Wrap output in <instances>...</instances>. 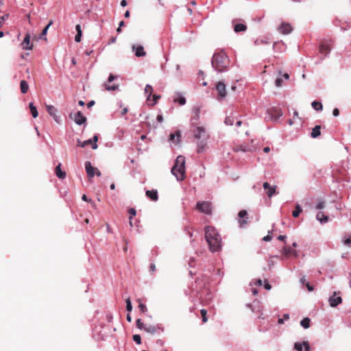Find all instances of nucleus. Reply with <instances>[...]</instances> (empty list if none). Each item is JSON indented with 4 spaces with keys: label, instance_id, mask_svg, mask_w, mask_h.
Wrapping results in <instances>:
<instances>
[{
    "label": "nucleus",
    "instance_id": "f257e3e1",
    "mask_svg": "<svg viewBox=\"0 0 351 351\" xmlns=\"http://www.w3.org/2000/svg\"><path fill=\"white\" fill-rule=\"evenodd\" d=\"M205 238L211 252H218L221 247V239L217 230L213 226L205 228Z\"/></svg>",
    "mask_w": 351,
    "mask_h": 351
},
{
    "label": "nucleus",
    "instance_id": "f03ea898",
    "mask_svg": "<svg viewBox=\"0 0 351 351\" xmlns=\"http://www.w3.org/2000/svg\"><path fill=\"white\" fill-rule=\"evenodd\" d=\"M211 64L216 71L223 72L226 71L228 68L230 60L223 51H220L213 55Z\"/></svg>",
    "mask_w": 351,
    "mask_h": 351
},
{
    "label": "nucleus",
    "instance_id": "7ed1b4c3",
    "mask_svg": "<svg viewBox=\"0 0 351 351\" xmlns=\"http://www.w3.org/2000/svg\"><path fill=\"white\" fill-rule=\"evenodd\" d=\"M194 137L197 140V152L201 153L205 151L206 147L207 140L208 134L204 128L202 126H197L193 130Z\"/></svg>",
    "mask_w": 351,
    "mask_h": 351
},
{
    "label": "nucleus",
    "instance_id": "20e7f679",
    "mask_svg": "<svg viewBox=\"0 0 351 351\" xmlns=\"http://www.w3.org/2000/svg\"><path fill=\"white\" fill-rule=\"evenodd\" d=\"M171 173L178 181H182L185 178V158L184 156H178L177 157L171 169Z\"/></svg>",
    "mask_w": 351,
    "mask_h": 351
},
{
    "label": "nucleus",
    "instance_id": "39448f33",
    "mask_svg": "<svg viewBox=\"0 0 351 351\" xmlns=\"http://www.w3.org/2000/svg\"><path fill=\"white\" fill-rule=\"evenodd\" d=\"M209 278L206 275H201L198 277L195 282V287H192L191 289L193 291H199L202 289L206 287L207 284L208 283Z\"/></svg>",
    "mask_w": 351,
    "mask_h": 351
},
{
    "label": "nucleus",
    "instance_id": "423d86ee",
    "mask_svg": "<svg viewBox=\"0 0 351 351\" xmlns=\"http://www.w3.org/2000/svg\"><path fill=\"white\" fill-rule=\"evenodd\" d=\"M196 208L203 213L210 215L212 213L211 204L208 202H198Z\"/></svg>",
    "mask_w": 351,
    "mask_h": 351
},
{
    "label": "nucleus",
    "instance_id": "0eeeda50",
    "mask_svg": "<svg viewBox=\"0 0 351 351\" xmlns=\"http://www.w3.org/2000/svg\"><path fill=\"white\" fill-rule=\"evenodd\" d=\"M70 117L77 123V125H82L86 122V118L82 114L80 111L75 113L73 115L70 114Z\"/></svg>",
    "mask_w": 351,
    "mask_h": 351
},
{
    "label": "nucleus",
    "instance_id": "6e6552de",
    "mask_svg": "<svg viewBox=\"0 0 351 351\" xmlns=\"http://www.w3.org/2000/svg\"><path fill=\"white\" fill-rule=\"evenodd\" d=\"M218 93V99L224 98L226 96V84L223 82H219L216 85Z\"/></svg>",
    "mask_w": 351,
    "mask_h": 351
},
{
    "label": "nucleus",
    "instance_id": "1a4fd4ad",
    "mask_svg": "<svg viewBox=\"0 0 351 351\" xmlns=\"http://www.w3.org/2000/svg\"><path fill=\"white\" fill-rule=\"evenodd\" d=\"M263 186L266 191V194L268 197L271 198L276 193V186H271L268 182H265L263 183Z\"/></svg>",
    "mask_w": 351,
    "mask_h": 351
},
{
    "label": "nucleus",
    "instance_id": "9d476101",
    "mask_svg": "<svg viewBox=\"0 0 351 351\" xmlns=\"http://www.w3.org/2000/svg\"><path fill=\"white\" fill-rule=\"evenodd\" d=\"M46 110L51 117H52L54 121L59 123V117L57 115L58 110L52 105H46Z\"/></svg>",
    "mask_w": 351,
    "mask_h": 351
},
{
    "label": "nucleus",
    "instance_id": "9b49d317",
    "mask_svg": "<svg viewBox=\"0 0 351 351\" xmlns=\"http://www.w3.org/2000/svg\"><path fill=\"white\" fill-rule=\"evenodd\" d=\"M247 213L245 210H242L239 213V223L241 227L247 224Z\"/></svg>",
    "mask_w": 351,
    "mask_h": 351
},
{
    "label": "nucleus",
    "instance_id": "f8f14e48",
    "mask_svg": "<svg viewBox=\"0 0 351 351\" xmlns=\"http://www.w3.org/2000/svg\"><path fill=\"white\" fill-rule=\"evenodd\" d=\"M329 303L330 306L336 307L342 302V298L337 295V293H334L332 296L330 297Z\"/></svg>",
    "mask_w": 351,
    "mask_h": 351
},
{
    "label": "nucleus",
    "instance_id": "ddd939ff",
    "mask_svg": "<svg viewBox=\"0 0 351 351\" xmlns=\"http://www.w3.org/2000/svg\"><path fill=\"white\" fill-rule=\"evenodd\" d=\"M31 36L29 33L26 34L23 41L21 43L22 48L25 50H31L33 45L30 43Z\"/></svg>",
    "mask_w": 351,
    "mask_h": 351
},
{
    "label": "nucleus",
    "instance_id": "4468645a",
    "mask_svg": "<svg viewBox=\"0 0 351 351\" xmlns=\"http://www.w3.org/2000/svg\"><path fill=\"white\" fill-rule=\"evenodd\" d=\"M331 49V45L328 42H322L319 45V52L326 56Z\"/></svg>",
    "mask_w": 351,
    "mask_h": 351
},
{
    "label": "nucleus",
    "instance_id": "2eb2a0df",
    "mask_svg": "<svg viewBox=\"0 0 351 351\" xmlns=\"http://www.w3.org/2000/svg\"><path fill=\"white\" fill-rule=\"evenodd\" d=\"M145 331L152 335H154L159 331H163V328L158 326L146 325L145 326Z\"/></svg>",
    "mask_w": 351,
    "mask_h": 351
},
{
    "label": "nucleus",
    "instance_id": "dca6fc26",
    "mask_svg": "<svg viewBox=\"0 0 351 351\" xmlns=\"http://www.w3.org/2000/svg\"><path fill=\"white\" fill-rule=\"evenodd\" d=\"M117 77L113 75H110L109 77H108V83H106L104 84V87L106 88V90H116L118 89V85H115V84H113V85H110L109 83L112 82Z\"/></svg>",
    "mask_w": 351,
    "mask_h": 351
},
{
    "label": "nucleus",
    "instance_id": "f3484780",
    "mask_svg": "<svg viewBox=\"0 0 351 351\" xmlns=\"http://www.w3.org/2000/svg\"><path fill=\"white\" fill-rule=\"evenodd\" d=\"M85 168L86 171L87 176L89 178H92L95 176V168H94L91 163L88 161L86 162L85 163Z\"/></svg>",
    "mask_w": 351,
    "mask_h": 351
},
{
    "label": "nucleus",
    "instance_id": "a211bd4d",
    "mask_svg": "<svg viewBox=\"0 0 351 351\" xmlns=\"http://www.w3.org/2000/svg\"><path fill=\"white\" fill-rule=\"evenodd\" d=\"M193 116L191 117V125H193L195 124V121H197L199 118L200 114V108L198 106H195L193 108Z\"/></svg>",
    "mask_w": 351,
    "mask_h": 351
},
{
    "label": "nucleus",
    "instance_id": "6ab92c4d",
    "mask_svg": "<svg viewBox=\"0 0 351 351\" xmlns=\"http://www.w3.org/2000/svg\"><path fill=\"white\" fill-rule=\"evenodd\" d=\"M279 30L282 34H287L292 31V27L290 24L282 23L279 27Z\"/></svg>",
    "mask_w": 351,
    "mask_h": 351
},
{
    "label": "nucleus",
    "instance_id": "aec40b11",
    "mask_svg": "<svg viewBox=\"0 0 351 351\" xmlns=\"http://www.w3.org/2000/svg\"><path fill=\"white\" fill-rule=\"evenodd\" d=\"M55 173L60 179H64L66 178V172L61 169V164L59 163L55 168Z\"/></svg>",
    "mask_w": 351,
    "mask_h": 351
},
{
    "label": "nucleus",
    "instance_id": "412c9836",
    "mask_svg": "<svg viewBox=\"0 0 351 351\" xmlns=\"http://www.w3.org/2000/svg\"><path fill=\"white\" fill-rule=\"evenodd\" d=\"M146 196L152 201H157L158 199V192L156 190H147L145 192Z\"/></svg>",
    "mask_w": 351,
    "mask_h": 351
},
{
    "label": "nucleus",
    "instance_id": "4be33fe9",
    "mask_svg": "<svg viewBox=\"0 0 351 351\" xmlns=\"http://www.w3.org/2000/svg\"><path fill=\"white\" fill-rule=\"evenodd\" d=\"M282 253L287 258H289V257H290L291 256H296L297 255L296 251L293 250L291 247H285L283 248Z\"/></svg>",
    "mask_w": 351,
    "mask_h": 351
},
{
    "label": "nucleus",
    "instance_id": "5701e85b",
    "mask_svg": "<svg viewBox=\"0 0 351 351\" xmlns=\"http://www.w3.org/2000/svg\"><path fill=\"white\" fill-rule=\"evenodd\" d=\"M268 113L274 117L275 119H278L282 116V112L280 109L274 108L267 110Z\"/></svg>",
    "mask_w": 351,
    "mask_h": 351
},
{
    "label": "nucleus",
    "instance_id": "b1692460",
    "mask_svg": "<svg viewBox=\"0 0 351 351\" xmlns=\"http://www.w3.org/2000/svg\"><path fill=\"white\" fill-rule=\"evenodd\" d=\"M181 134L180 131H176L175 133H172L169 136V141L178 143L180 140Z\"/></svg>",
    "mask_w": 351,
    "mask_h": 351
},
{
    "label": "nucleus",
    "instance_id": "393cba45",
    "mask_svg": "<svg viewBox=\"0 0 351 351\" xmlns=\"http://www.w3.org/2000/svg\"><path fill=\"white\" fill-rule=\"evenodd\" d=\"M321 135V126L316 125L313 128L311 136L313 138H315Z\"/></svg>",
    "mask_w": 351,
    "mask_h": 351
},
{
    "label": "nucleus",
    "instance_id": "a878e982",
    "mask_svg": "<svg viewBox=\"0 0 351 351\" xmlns=\"http://www.w3.org/2000/svg\"><path fill=\"white\" fill-rule=\"evenodd\" d=\"M134 49L135 50V55L137 57H143L145 56L146 53L144 51V49L142 46H138L136 47H134Z\"/></svg>",
    "mask_w": 351,
    "mask_h": 351
},
{
    "label": "nucleus",
    "instance_id": "bb28decb",
    "mask_svg": "<svg viewBox=\"0 0 351 351\" xmlns=\"http://www.w3.org/2000/svg\"><path fill=\"white\" fill-rule=\"evenodd\" d=\"M316 218L321 223H326L328 221V217L325 215L322 212H319L317 214Z\"/></svg>",
    "mask_w": 351,
    "mask_h": 351
},
{
    "label": "nucleus",
    "instance_id": "cd10ccee",
    "mask_svg": "<svg viewBox=\"0 0 351 351\" xmlns=\"http://www.w3.org/2000/svg\"><path fill=\"white\" fill-rule=\"evenodd\" d=\"M75 29H76V31H77V34H76V36L75 37V40L77 43H80L81 41V37H82V31L81 29L80 25H77L75 26Z\"/></svg>",
    "mask_w": 351,
    "mask_h": 351
},
{
    "label": "nucleus",
    "instance_id": "c85d7f7f",
    "mask_svg": "<svg viewBox=\"0 0 351 351\" xmlns=\"http://www.w3.org/2000/svg\"><path fill=\"white\" fill-rule=\"evenodd\" d=\"M152 91H153L152 86L149 84L146 85V86L145 88V94L147 95V99L148 101H150V98L152 95Z\"/></svg>",
    "mask_w": 351,
    "mask_h": 351
},
{
    "label": "nucleus",
    "instance_id": "c756f323",
    "mask_svg": "<svg viewBox=\"0 0 351 351\" xmlns=\"http://www.w3.org/2000/svg\"><path fill=\"white\" fill-rule=\"evenodd\" d=\"M20 88L22 93L25 94L29 89L28 84L25 80H21L20 82Z\"/></svg>",
    "mask_w": 351,
    "mask_h": 351
},
{
    "label": "nucleus",
    "instance_id": "7c9ffc66",
    "mask_svg": "<svg viewBox=\"0 0 351 351\" xmlns=\"http://www.w3.org/2000/svg\"><path fill=\"white\" fill-rule=\"evenodd\" d=\"M29 110H30L32 117L34 118H36L38 115V112L36 107L34 105L33 103H30L29 104Z\"/></svg>",
    "mask_w": 351,
    "mask_h": 351
},
{
    "label": "nucleus",
    "instance_id": "2f4dec72",
    "mask_svg": "<svg viewBox=\"0 0 351 351\" xmlns=\"http://www.w3.org/2000/svg\"><path fill=\"white\" fill-rule=\"evenodd\" d=\"M246 29H247L246 25L241 24V23L236 24L234 27V30L236 32H244Z\"/></svg>",
    "mask_w": 351,
    "mask_h": 351
},
{
    "label": "nucleus",
    "instance_id": "473e14b6",
    "mask_svg": "<svg viewBox=\"0 0 351 351\" xmlns=\"http://www.w3.org/2000/svg\"><path fill=\"white\" fill-rule=\"evenodd\" d=\"M92 143H93V141L91 139H88V140H86L84 141H81L80 139H78L77 141V145L79 147H84L89 145H92Z\"/></svg>",
    "mask_w": 351,
    "mask_h": 351
},
{
    "label": "nucleus",
    "instance_id": "72a5a7b5",
    "mask_svg": "<svg viewBox=\"0 0 351 351\" xmlns=\"http://www.w3.org/2000/svg\"><path fill=\"white\" fill-rule=\"evenodd\" d=\"M311 106L317 111H321L323 108L322 103L317 101H313Z\"/></svg>",
    "mask_w": 351,
    "mask_h": 351
},
{
    "label": "nucleus",
    "instance_id": "f704fd0d",
    "mask_svg": "<svg viewBox=\"0 0 351 351\" xmlns=\"http://www.w3.org/2000/svg\"><path fill=\"white\" fill-rule=\"evenodd\" d=\"M310 319L305 317L300 322V325L304 328H308L310 326Z\"/></svg>",
    "mask_w": 351,
    "mask_h": 351
},
{
    "label": "nucleus",
    "instance_id": "c9c22d12",
    "mask_svg": "<svg viewBox=\"0 0 351 351\" xmlns=\"http://www.w3.org/2000/svg\"><path fill=\"white\" fill-rule=\"evenodd\" d=\"M302 212V208L300 205H296L295 210L293 211L292 215L293 217H298L300 213Z\"/></svg>",
    "mask_w": 351,
    "mask_h": 351
},
{
    "label": "nucleus",
    "instance_id": "e433bc0d",
    "mask_svg": "<svg viewBox=\"0 0 351 351\" xmlns=\"http://www.w3.org/2000/svg\"><path fill=\"white\" fill-rule=\"evenodd\" d=\"M200 313L202 315V319L203 323L207 322V321H208L207 311L206 309L203 308L200 311Z\"/></svg>",
    "mask_w": 351,
    "mask_h": 351
},
{
    "label": "nucleus",
    "instance_id": "4c0bfd02",
    "mask_svg": "<svg viewBox=\"0 0 351 351\" xmlns=\"http://www.w3.org/2000/svg\"><path fill=\"white\" fill-rule=\"evenodd\" d=\"M128 213L130 215V225L132 226V218L135 216L136 214V210L133 208H130L128 210Z\"/></svg>",
    "mask_w": 351,
    "mask_h": 351
},
{
    "label": "nucleus",
    "instance_id": "58836bf2",
    "mask_svg": "<svg viewBox=\"0 0 351 351\" xmlns=\"http://www.w3.org/2000/svg\"><path fill=\"white\" fill-rule=\"evenodd\" d=\"M53 24V21H50L47 25L43 29V30L41 32L40 38H43V36H45L47 33L48 29L49 27Z\"/></svg>",
    "mask_w": 351,
    "mask_h": 351
},
{
    "label": "nucleus",
    "instance_id": "ea45409f",
    "mask_svg": "<svg viewBox=\"0 0 351 351\" xmlns=\"http://www.w3.org/2000/svg\"><path fill=\"white\" fill-rule=\"evenodd\" d=\"M125 302H126V309H127V311H129V312L132 311V305L130 299L129 298H127L125 300Z\"/></svg>",
    "mask_w": 351,
    "mask_h": 351
},
{
    "label": "nucleus",
    "instance_id": "a19ab883",
    "mask_svg": "<svg viewBox=\"0 0 351 351\" xmlns=\"http://www.w3.org/2000/svg\"><path fill=\"white\" fill-rule=\"evenodd\" d=\"M136 327L141 330L143 329L145 330V325L140 319H138L136 322Z\"/></svg>",
    "mask_w": 351,
    "mask_h": 351
},
{
    "label": "nucleus",
    "instance_id": "79ce46f5",
    "mask_svg": "<svg viewBox=\"0 0 351 351\" xmlns=\"http://www.w3.org/2000/svg\"><path fill=\"white\" fill-rule=\"evenodd\" d=\"M174 102H178L180 105H184L186 104V99L183 97H180L178 98L174 99Z\"/></svg>",
    "mask_w": 351,
    "mask_h": 351
},
{
    "label": "nucleus",
    "instance_id": "37998d69",
    "mask_svg": "<svg viewBox=\"0 0 351 351\" xmlns=\"http://www.w3.org/2000/svg\"><path fill=\"white\" fill-rule=\"evenodd\" d=\"M325 202L323 200H318L317 204H316V209L320 210L324 208Z\"/></svg>",
    "mask_w": 351,
    "mask_h": 351
},
{
    "label": "nucleus",
    "instance_id": "c03bdc74",
    "mask_svg": "<svg viewBox=\"0 0 351 351\" xmlns=\"http://www.w3.org/2000/svg\"><path fill=\"white\" fill-rule=\"evenodd\" d=\"M138 302H139L138 307L142 313H145L147 311V307L145 304H143L141 302V300H138Z\"/></svg>",
    "mask_w": 351,
    "mask_h": 351
},
{
    "label": "nucleus",
    "instance_id": "a18cd8bd",
    "mask_svg": "<svg viewBox=\"0 0 351 351\" xmlns=\"http://www.w3.org/2000/svg\"><path fill=\"white\" fill-rule=\"evenodd\" d=\"M234 123V118L232 117H226L225 119V123L228 125H232Z\"/></svg>",
    "mask_w": 351,
    "mask_h": 351
},
{
    "label": "nucleus",
    "instance_id": "49530a36",
    "mask_svg": "<svg viewBox=\"0 0 351 351\" xmlns=\"http://www.w3.org/2000/svg\"><path fill=\"white\" fill-rule=\"evenodd\" d=\"M92 141H93L92 148L93 149H95L97 148V142L98 141V136L97 135H95L94 137H93V139Z\"/></svg>",
    "mask_w": 351,
    "mask_h": 351
},
{
    "label": "nucleus",
    "instance_id": "de8ad7c7",
    "mask_svg": "<svg viewBox=\"0 0 351 351\" xmlns=\"http://www.w3.org/2000/svg\"><path fill=\"white\" fill-rule=\"evenodd\" d=\"M133 340L137 343L141 344V337L139 335H133Z\"/></svg>",
    "mask_w": 351,
    "mask_h": 351
},
{
    "label": "nucleus",
    "instance_id": "09e8293b",
    "mask_svg": "<svg viewBox=\"0 0 351 351\" xmlns=\"http://www.w3.org/2000/svg\"><path fill=\"white\" fill-rule=\"evenodd\" d=\"M303 343H295L294 344V348L297 350V351H302V349H303Z\"/></svg>",
    "mask_w": 351,
    "mask_h": 351
},
{
    "label": "nucleus",
    "instance_id": "8fccbe9b",
    "mask_svg": "<svg viewBox=\"0 0 351 351\" xmlns=\"http://www.w3.org/2000/svg\"><path fill=\"white\" fill-rule=\"evenodd\" d=\"M8 14H5L0 17V27L3 25L4 21L8 18Z\"/></svg>",
    "mask_w": 351,
    "mask_h": 351
},
{
    "label": "nucleus",
    "instance_id": "3c124183",
    "mask_svg": "<svg viewBox=\"0 0 351 351\" xmlns=\"http://www.w3.org/2000/svg\"><path fill=\"white\" fill-rule=\"evenodd\" d=\"M156 267L154 263L150 264L149 266V272L151 273V275H153L154 273L156 271Z\"/></svg>",
    "mask_w": 351,
    "mask_h": 351
},
{
    "label": "nucleus",
    "instance_id": "603ef678",
    "mask_svg": "<svg viewBox=\"0 0 351 351\" xmlns=\"http://www.w3.org/2000/svg\"><path fill=\"white\" fill-rule=\"evenodd\" d=\"M160 98V95H153V103L152 104V106H154V104H156V103L157 102V101Z\"/></svg>",
    "mask_w": 351,
    "mask_h": 351
},
{
    "label": "nucleus",
    "instance_id": "864d4df0",
    "mask_svg": "<svg viewBox=\"0 0 351 351\" xmlns=\"http://www.w3.org/2000/svg\"><path fill=\"white\" fill-rule=\"evenodd\" d=\"M282 80L281 78H277L276 80V82H275V84H276V86H278V87H280L282 86Z\"/></svg>",
    "mask_w": 351,
    "mask_h": 351
},
{
    "label": "nucleus",
    "instance_id": "5fc2aeb1",
    "mask_svg": "<svg viewBox=\"0 0 351 351\" xmlns=\"http://www.w3.org/2000/svg\"><path fill=\"white\" fill-rule=\"evenodd\" d=\"M303 345H304L305 351H310V346L307 341H304Z\"/></svg>",
    "mask_w": 351,
    "mask_h": 351
},
{
    "label": "nucleus",
    "instance_id": "6e6d98bb",
    "mask_svg": "<svg viewBox=\"0 0 351 351\" xmlns=\"http://www.w3.org/2000/svg\"><path fill=\"white\" fill-rule=\"evenodd\" d=\"M343 243L346 245L351 246V237L346 239Z\"/></svg>",
    "mask_w": 351,
    "mask_h": 351
},
{
    "label": "nucleus",
    "instance_id": "4d7b16f0",
    "mask_svg": "<svg viewBox=\"0 0 351 351\" xmlns=\"http://www.w3.org/2000/svg\"><path fill=\"white\" fill-rule=\"evenodd\" d=\"M82 199L84 201L91 202L95 206V203H93L90 199H88V197H87V196L86 195H83L82 197Z\"/></svg>",
    "mask_w": 351,
    "mask_h": 351
},
{
    "label": "nucleus",
    "instance_id": "13d9d810",
    "mask_svg": "<svg viewBox=\"0 0 351 351\" xmlns=\"http://www.w3.org/2000/svg\"><path fill=\"white\" fill-rule=\"evenodd\" d=\"M272 239V236L269 233L267 236L263 237V241H269Z\"/></svg>",
    "mask_w": 351,
    "mask_h": 351
},
{
    "label": "nucleus",
    "instance_id": "bf43d9fd",
    "mask_svg": "<svg viewBox=\"0 0 351 351\" xmlns=\"http://www.w3.org/2000/svg\"><path fill=\"white\" fill-rule=\"evenodd\" d=\"M264 287L267 290H270L271 289V286L268 283V282L267 280H265Z\"/></svg>",
    "mask_w": 351,
    "mask_h": 351
},
{
    "label": "nucleus",
    "instance_id": "052dcab7",
    "mask_svg": "<svg viewBox=\"0 0 351 351\" xmlns=\"http://www.w3.org/2000/svg\"><path fill=\"white\" fill-rule=\"evenodd\" d=\"M306 287L307 288V289L309 291H313V287L312 285H311L309 284V282H306Z\"/></svg>",
    "mask_w": 351,
    "mask_h": 351
},
{
    "label": "nucleus",
    "instance_id": "680f3d73",
    "mask_svg": "<svg viewBox=\"0 0 351 351\" xmlns=\"http://www.w3.org/2000/svg\"><path fill=\"white\" fill-rule=\"evenodd\" d=\"M332 114L335 117H337L339 114V110L338 108H335L332 111Z\"/></svg>",
    "mask_w": 351,
    "mask_h": 351
},
{
    "label": "nucleus",
    "instance_id": "e2e57ef3",
    "mask_svg": "<svg viewBox=\"0 0 351 351\" xmlns=\"http://www.w3.org/2000/svg\"><path fill=\"white\" fill-rule=\"evenodd\" d=\"M300 282L302 284V285H306V278L305 276H303L300 278Z\"/></svg>",
    "mask_w": 351,
    "mask_h": 351
},
{
    "label": "nucleus",
    "instance_id": "0e129e2a",
    "mask_svg": "<svg viewBox=\"0 0 351 351\" xmlns=\"http://www.w3.org/2000/svg\"><path fill=\"white\" fill-rule=\"evenodd\" d=\"M255 285H258V286H261L263 285L262 280H261V279L257 280L256 282H255Z\"/></svg>",
    "mask_w": 351,
    "mask_h": 351
},
{
    "label": "nucleus",
    "instance_id": "69168bd1",
    "mask_svg": "<svg viewBox=\"0 0 351 351\" xmlns=\"http://www.w3.org/2000/svg\"><path fill=\"white\" fill-rule=\"evenodd\" d=\"M95 175H96V176H99H99H101V171H100L99 169H96V168H95Z\"/></svg>",
    "mask_w": 351,
    "mask_h": 351
},
{
    "label": "nucleus",
    "instance_id": "338daca9",
    "mask_svg": "<svg viewBox=\"0 0 351 351\" xmlns=\"http://www.w3.org/2000/svg\"><path fill=\"white\" fill-rule=\"evenodd\" d=\"M127 4H128V3H127L126 0H122V1H121V5L122 7H125V6L127 5Z\"/></svg>",
    "mask_w": 351,
    "mask_h": 351
},
{
    "label": "nucleus",
    "instance_id": "774afa93",
    "mask_svg": "<svg viewBox=\"0 0 351 351\" xmlns=\"http://www.w3.org/2000/svg\"><path fill=\"white\" fill-rule=\"evenodd\" d=\"M285 239H286V236H285V235H280L278 237V239L280 240V241H285Z\"/></svg>",
    "mask_w": 351,
    "mask_h": 351
}]
</instances>
